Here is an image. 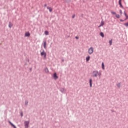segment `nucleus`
Masks as SVG:
<instances>
[{
	"mask_svg": "<svg viewBox=\"0 0 128 128\" xmlns=\"http://www.w3.org/2000/svg\"><path fill=\"white\" fill-rule=\"evenodd\" d=\"M24 126L26 128H30V121H26L24 122Z\"/></svg>",
	"mask_w": 128,
	"mask_h": 128,
	"instance_id": "nucleus-4",
	"label": "nucleus"
},
{
	"mask_svg": "<svg viewBox=\"0 0 128 128\" xmlns=\"http://www.w3.org/2000/svg\"><path fill=\"white\" fill-rule=\"evenodd\" d=\"M44 6L45 8H46V7L48 6V5H47L46 4Z\"/></svg>",
	"mask_w": 128,
	"mask_h": 128,
	"instance_id": "nucleus-31",
	"label": "nucleus"
},
{
	"mask_svg": "<svg viewBox=\"0 0 128 128\" xmlns=\"http://www.w3.org/2000/svg\"><path fill=\"white\" fill-rule=\"evenodd\" d=\"M102 25H100V26H98V28H102Z\"/></svg>",
	"mask_w": 128,
	"mask_h": 128,
	"instance_id": "nucleus-32",
	"label": "nucleus"
},
{
	"mask_svg": "<svg viewBox=\"0 0 128 128\" xmlns=\"http://www.w3.org/2000/svg\"><path fill=\"white\" fill-rule=\"evenodd\" d=\"M116 18H120V16L118 15V14H116Z\"/></svg>",
	"mask_w": 128,
	"mask_h": 128,
	"instance_id": "nucleus-24",
	"label": "nucleus"
},
{
	"mask_svg": "<svg viewBox=\"0 0 128 128\" xmlns=\"http://www.w3.org/2000/svg\"><path fill=\"white\" fill-rule=\"evenodd\" d=\"M102 70H105V68H104V62L102 63Z\"/></svg>",
	"mask_w": 128,
	"mask_h": 128,
	"instance_id": "nucleus-17",
	"label": "nucleus"
},
{
	"mask_svg": "<svg viewBox=\"0 0 128 128\" xmlns=\"http://www.w3.org/2000/svg\"><path fill=\"white\" fill-rule=\"evenodd\" d=\"M90 88H92V79L90 80Z\"/></svg>",
	"mask_w": 128,
	"mask_h": 128,
	"instance_id": "nucleus-6",
	"label": "nucleus"
},
{
	"mask_svg": "<svg viewBox=\"0 0 128 128\" xmlns=\"http://www.w3.org/2000/svg\"><path fill=\"white\" fill-rule=\"evenodd\" d=\"M44 34L46 36H48V34H50V32H48V31H46Z\"/></svg>",
	"mask_w": 128,
	"mask_h": 128,
	"instance_id": "nucleus-18",
	"label": "nucleus"
},
{
	"mask_svg": "<svg viewBox=\"0 0 128 128\" xmlns=\"http://www.w3.org/2000/svg\"><path fill=\"white\" fill-rule=\"evenodd\" d=\"M44 70L46 74H48V72H50V70H48V68H45Z\"/></svg>",
	"mask_w": 128,
	"mask_h": 128,
	"instance_id": "nucleus-12",
	"label": "nucleus"
},
{
	"mask_svg": "<svg viewBox=\"0 0 128 128\" xmlns=\"http://www.w3.org/2000/svg\"><path fill=\"white\" fill-rule=\"evenodd\" d=\"M100 34L102 37L104 38V32H101Z\"/></svg>",
	"mask_w": 128,
	"mask_h": 128,
	"instance_id": "nucleus-21",
	"label": "nucleus"
},
{
	"mask_svg": "<svg viewBox=\"0 0 128 128\" xmlns=\"http://www.w3.org/2000/svg\"><path fill=\"white\" fill-rule=\"evenodd\" d=\"M120 14L122 16V10H120Z\"/></svg>",
	"mask_w": 128,
	"mask_h": 128,
	"instance_id": "nucleus-26",
	"label": "nucleus"
},
{
	"mask_svg": "<svg viewBox=\"0 0 128 128\" xmlns=\"http://www.w3.org/2000/svg\"><path fill=\"white\" fill-rule=\"evenodd\" d=\"M25 104H26V106H28V100H26V101L25 102Z\"/></svg>",
	"mask_w": 128,
	"mask_h": 128,
	"instance_id": "nucleus-22",
	"label": "nucleus"
},
{
	"mask_svg": "<svg viewBox=\"0 0 128 128\" xmlns=\"http://www.w3.org/2000/svg\"><path fill=\"white\" fill-rule=\"evenodd\" d=\"M120 22H124V20H120Z\"/></svg>",
	"mask_w": 128,
	"mask_h": 128,
	"instance_id": "nucleus-27",
	"label": "nucleus"
},
{
	"mask_svg": "<svg viewBox=\"0 0 128 128\" xmlns=\"http://www.w3.org/2000/svg\"><path fill=\"white\" fill-rule=\"evenodd\" d=\"M122 84H120V83L117 84V86L118 88H120Z\"/></svg>",
	"mask_w": 128,
	"mask_h": 128,
	"instance_id": "nucleus-20",
	"label": "nucleus"
},
{
	"mask_svg": "<svg viewBox=\"0 0 128 128\" xmlns=\"http://www.w3.org/2000/svg\"><path fill=\"white\" fill-rule=\"evenodd\" d=\"M62 62H64V60H62Z\"/></svg>",
	"mask_w": 128,
	"mask_h": 128,
	"instance_id": "nucleus-35",
	"label": "nucleus"
},
{
	"mask_svg": "<svg viewBox=\"0 0 128 128\" xmlns=\"http://www.w3.org/2000/svg\"><path fill=\"white\" fill-rule=\"evenodd\" d=\"M42 56H44V60H46V52L44 50H43L40 54Z\"/></svg>",
	"mask_w": 128,
	"mask_h": 128,
	"instance_id": "nucleus-3",
	"label": "nucleus"
},
{
	"mask_svg": "<svg viewBox=\"0 0 128 128\" xmlns=\"http://www.w3.org/2000/svg\"><path fill=\"white\" fill-rule=\"evenodd\" d=\"M92 78H100L102 76V72H99L98 70H94L92 73Z\"/></svg>",
	"mask_w": 128,
	"mask_h": 128,
	"instance_id": "nucleus-1",
	"label": "nucleus"
},
{
	"mask_svg": "<svg viewBox=\"0 0 128 128\" xmlns=\"http://www.w3.org/2000/svg\"><path fill=\"white\" fill-rule=\"evenodd\" d=\"M25 36H26V38H30V32L26 33Z\"/></svg>",
	"mask_w": 128,
	"mask_h": 128,
	"instance_id": "nucleus-9",
	"label": "nucleus"
},
{
	"mask_svg": "<svg viewBox=\"0 0 128 128\" xmlns=\"http://www.w3.org/2000/svg\"><path fill=\"white\" fill-rule=\"evenodd\" d=\"M94 48L91 47L88 50V54H89L90 56H92V54H94Z\"/></svg>",
	"mask_w": 128,
	"mask_h": 128,
	"instance_id": "nucleus-2",
	"label": "nucleus"
},
{
	"mask_svg": "<svg viewBox=\"0 0 128 128\" xmlns=\"http://www.w3.org/2000/svg\"><path fill=\"white\" fill-rule=\"evenodd\" d=\"M86 60L87 62H90V56H88V57H86Z\"/></svg>",
	"mask_w": 128,
	"mask_h": 128,
	"instance_id": "nucleus-11",
	"label": "nucleus"
},
{
	"mask_svg": "<svg viewBox=\"0 0 128 128\" xmlns=\"http://www.w3.org/2000/svg\"><path fill=\"white\" fill-rule=\"evenodd\" d=\"M76 18V15H74V16H72V18Z\"/></svg>",
	"mask_w": 128,
	"mask_h": 128,
	"instance_id": "nucleus-30",
	"label": "nucleus"
},
{
	"mask_svg": "<svg viewBox=\"0 0 128 128\" xmlns=\"http://www.w3.org/2000/svg\"><path fill=\"white\" fill-rule=\"evenodd\" d=\"M60 92H62V94H64L66 92V90L64 88H62L60 90Z\"/></svg>",
	"mask_w": 128,
	"mask_h": 128,
	"instance_id": "nucleus-7",
	"label": "nucleus"
},
{
	"mask_svg": "<svg viewBox=\"0 0 128 128\" xmlns=\"http://www.w3.org/2000/svg\"><path fill=\"white\" fill-rule=\"evenodd\" d=\"M119 4L120 6V8H124V6H122V0H119Z\"/></svg>",
	"mask_w": 128,
	"mask_h": 128,
	"instance_id": "nucleus-8",
	"label": "nucleus"
},
{
	"mask_svg": "<svg viewBox=\"0 0 128 128\" xmlns=\"http://www.w3.org/2000/svg\"><path fill=\"white\" fill-rule=\"evenodd\" d=\"M112 14H114V16H116V12H112Z\"/></svg>",
	"mask_w": 128,
	"mask_h": 128,
	"instance_id": "nucleus-25",
	"label": "nucleus"
},
{
	"mask_svg": "<svg viewBox=\"0 0 128 128\" xmlns=\"http://www.w3.org/2000/svg\"><path fill=\"white\" fill-rule=\"evenodd\" d=\"M124 14L126 18V19L128 20V14H126V12H124Z\"/></svg>",
	"mask_w": 128,
	"mask_h": 128,
	"instance_id": "nucleus-19",
	"label": "nucleus"
},
{
	"mask_svg": "<svg viewBox=\"0 0 128 128\" xmlns=\"http://www.w3.org/2000/svg\"><path fill=\"white\" fill-rule=\"evenodd\" d=\"M13 26H14V24H12V22H10L9 23V28H12Z\"/></svg>",
	"mask_w": 128,
	"mask_h": 128,
	"instance_id": "nucleus-13",
	"label": "nucleus"
},
{
	"mask_svg": "<svg viewBox=\"0 0 128 128\" xmlns=\"http://www.w3.org/2000/svg\"><path fill=\"white\" fill-rule=\"evenodd\" d=\"M112 112H114V111L112 110Z\"/></svg>",
	"mask_w": 128,
	"mask_h": 128,
	"instance_id": "nucleus-34",
	"label": "nucleus"
},
{
	"mask_svg": "<svg viewBox=\"0 0 128 128\" xmlns=\"http://www.w3.org/2000/svg\"><path fill=\"white\" fill-rule=\"evenodd\" d=\"M122 0H121V1L122 2Z\"/></svg>",
	"mask_w": 128,
	"mask_h": 128,
	"instance_id": "nucleus-36",
	"label": "nucleus"
},
{
	"mask_svg": "<svg viewBox=\"0 0 128 128\" xmlns=\"http://www.w3.org/2000/svg\"><path fill=\"white\" fill-rule=\"evenodd\" d=\"M46 46H48V44H47V43H46V42H44V48L45 50H46V48H47Z\"/></svg>",
	"mask_w": 128,
	"mask_h": 128,
	"instance_id": "nucleus-10",
	"label": "nucleus"
},
{
	"mask_svg": "<svg viewBox=\"0 0 128 128\" xmlns=\"http://www.w3.org/2000/svg\"><path fill=\"white\" fill-rule=\"evenodd\" d=\"M9 124H10L12 126H13V128H16V126H14V124H12L10 121H9Z\"/></svg>",
	"mask_w": 128,
	"mask_h": 128,
	"instance_id": "nucleus-14",
	"label": "nucleus"
},
{
	"mask_svg": "<svg viewBox=\"0 0 128 128\" xmlns=\"http://www.w3.org/2000/svg\"><path fill=\"white\" fill-rule=\"evenodd\" d=\"M101 26H104V20L102 21L101 24H100Z\"/></svg>",
	"mask_w": 128,
	"mask_h": 128,
	"instance_id": "nucleus-16",
	"label": "nucleus"
},
{
	"mask_svg": "<svg viewBox=\"0 0 128 128\" xmlns=\"http://www.w3.org/2000/svg\"><path fill=\"white\" fill-rule=\"evenodd\" d=\"M110 46H112V40L110 41L109 42Z\"/></svg>",
	"mask_w": 128,
	"mask_h": 128,
	"instance_id": "nucleus-23",
	"label": "nucleus"
},
{
	"mask_svg": "<svg viewBox=\"0 0 128 128\" xmlns=\"http://www.w3.org/2000/svg\"><path fill=\"white\" fill-rule=\"evenodd\" d=\"M53 78H54V80H56L58 79V74H56V73H54V76H53Z\"/></svg>",
	"mask_w": 128,
	"mask_h": 128,
	"instance_id": "nucleus-5",
	"label": "nucleus"
},
{
	"mask_svg": "<svg viewBox=\"0 0 128 128\" xmlns=\"http://www.w3.org/2000/svg\"><path fill=\"white\" fill-rule=\"evenodd\" d=\"M21 116L22 117L24 116V113L22 112L21 113Z\"/></svg>",
	"mask_w": 128,
	"mask_h": 128,
	"instance_id": "nucleus-29",
	"label": "nucleus"
},
{
	"mask_svg": "<svg viewBox=\"0 0 128 128\" xmlns=\"http://www.w3.org/2000/svg\"><path fill=\"white\" fill-rule=\"evenodd\" d=\"M76 40H79L80 38H78V36H76Z\"/></svg>",
	"mask_w": 128,
	"mask_h": 128,
	"instance_id": "nucleus-28",
	"label": "nucleus"
},
{
	"mask_svg": "<svg viewBox=\"0 0 128 128\" xmlns=\"http://www.w3.org/2000/svg\"><path fill=\"white\" fill-rule=\"evenodd\" d=\"M127 18H126H126L125 19V20H127Z\"/></svg>",
	"mask_w": 128,
	"mask_h": 128,
	"instance_id": "nucleus-33",
	"label": "nucleus"
},
{
	"mask_svg": "<svg viewBox=\"0 0 128 128\" xmlns=\"http://www.w3.org/2000/svg\"><path fill=\"white\" fill-rule=\"evenodd\" d=\"M47 8H48V10H50V12H52V8L48 7Z\"/></svg>",
	"mask_w": 128,
	"mask_h": 128,
	"instance_id": "nucleus-15",
	"label": "nucleus"
}]
</instances>
